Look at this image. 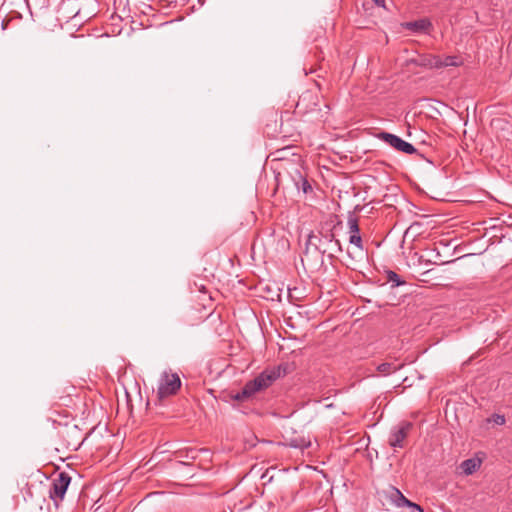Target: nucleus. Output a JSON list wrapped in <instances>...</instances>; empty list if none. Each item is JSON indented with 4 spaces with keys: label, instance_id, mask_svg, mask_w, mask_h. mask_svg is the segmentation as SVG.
<instances>
[{
    "label": "nucleus",
    "instance_id": "f257e3e1",
    "mask_svg": "<svg viewBox=\"0 0 512 512\" xmlns=\"http://www.w3.org/2000/svg\"><path fill=\"white\" fill-rule=\"evenodd\" d=\"M280 376V371L276 369H266L261 372L253 380L248 381L244 385V394H249L251 397L257 392L267 389L272 383Z\"/></svg>",
    "mask_w": 512,
    "mask_h": 512
},
{
    "label": "nucleus",
    "instance_id": "f03ea898",
    "mask_svg": "<svg viewBox=\"0 0 512 512\" xmlns=\"http://www.w3.org/2000/svg\"><path fill=\"white\" fill-rule=\"evenodd\" d=\"M181 387V380L177 373L164 371L160 377L157 388L158 398L162 399L175 394Z\"/></svg>",
    "mask_w": 512,
    "mask_h": 512
},
{
    "label": "nucleus",
    "instance_id": "7ed1b4c3",
    "mask_svg": "<svg viewBox=\"0 0 512 512\" xmlns=\"http://www.w3.org/2000/svg\"><path fill=\"white\" fill-rule=\"evenodd\" d=\"M70 482L71 477L66 472H60L58 476L53 479L49 496L56 505L64 499Z\"/></svg>",
    "mask_w": 512,
    "mask_h": 512
},
{
    "label": "nucleus",
    "instance_id": "20e7f679",
    "mask_svg": "<svg viewBox=\"0 0 512 512\" xmlns=\"http://www.w3.org/2000/svg\"><path fill=\"white\" fill-rule=\"evenodd\" d=\"M378 138L393 147L395 150L405 154H414L416 152V148L411 143L406 142L397 135L388 132H381L378 135Z\"/></svg>",
    "mask_w": 512,
    "mask_h": 512
},
{
    "label": "nucleus",
    "instance_id": "39448f33",
    "mask_svg": "<svg viewBox=\"0 0 512 512\" xmlns=\"http://www.w3.org/2000/svg\"><path fill=\"white\" fill-rule=\"evenodd\" d=\"M412 428L410 422H402L393 427L389 436V445L393 448H403L404 440Z\"/></svg>",
    "mask_w": 512,
    "mask_h": 512
},
{
    "label": "nucleus",
    "instance_id": "423d86ee",
    "mask_svg": "<svg viewBox=\"0 0 512 512\" xmlns=\"http://www.w3.org/2000/svg\"><path fill=\"white\" fill-rule=\"evenodd\" d=\"M389 498L390 500L397 506L403 507L407 506L418 512H424L423 509L416 503L408 500L397 488L391 487L389 490Z\"/></svg>",
    "mask_w": 512,
    "mask_h": 512
},
{
    "label": "nucleus",
    "instance_id": "0eeeda50",
    "mask_svg": "<svg viewBox=\"0 0 512 512\" xmlns=\"http://www.w3.org/2000/svg\"><path fill=\"white\" fill-rule=\"evenodd\" d=\"M347 224H348L349 234H350L349 243L355 245L357 248L362 250L363 244H362V238L360 235V229H359V224H358L357 218L350 216L348 218Z\"/></svg>",
    "mask_w": 512,
    "mask_h": 512
},
{
    "label": "nucleus",
    "instance_id": "6e6552de",
    "mask_svg": "<svg viewBox=\"0 0 512 512\" xmlns=\"http://www.w3.org/2000/svg\"><path fill=\"white\" fill-rule=\"evenodd\" d=\"M402 26L414 33H429L432 23L428 18H422L416 21L405 22Z\"/></svg>",
    "mask_w": 512,
    "mask_h": 512
},
{
    "label": "nucleus",
    "instance_id": "1a4fd4ad",
    "mask_svg": "<svg viewBox=\"0 0 512 512\" xmlns=\"http://www.w3.org/2000/svg\"><path fill=\"white\" fill-rule=\"evenodd\" d=\"M481 466V460L479 458H470L464 460L460 468L465 475H471L476 472Z\"/></svg>",
    "mask_w": 512,
    "mask_h": 512
},
{
    "label": "nucleus",
    "instance_id": "9d476101",
    "mask_svg": "<svg viewBox=\"0 0 512 512\" xmlns=\"http://www.w3.org/2000/svg\"><path fill=\"white\" fill-rule=\"evenodd\" d=\"M421 64L432 69L442 68L441 57L437 55H428L423 57Z\"/></svg>",
    "mask_w": 512,
    "mask_h": 512
},
{
    "label": "nucleus",
    "instance_id": "9b49d317",
    "mask_svg": "<svg viewBox=\"0 0 512 512\" xmlns=\"http://www.w3.org/2000/svg\"><path fill=\"white\" fill-rule=\"evenodd\" d=\"M403 367L402 363L395 364V363H381L378 365L377 370L382 373L383 375H389Z\"/></svg>",
    "mask_w": 512,
    "mask_h": 512
},
{
    "label": "nucleus",
    "instance_id": "f8f14e48",
    "mask_svg": "<svg viewBox=\"0 0 512 512\" xmlns=\"http://www.w3.org/2000/svg\"><path fill=\"white\" fill-rule=\"evenodd\" d=\"M442 68L444 67H452V66H460L463 61L458 56H446L445 58H441Z\"/></svg>",
    "mask_w": 512,
    "mask_h": 512
},
{
    "label": "nucleus",
    "instance_id": "ddd939ff",
    "mask_svg": "<svg viewBox=\"0 0 512 512\" xmlns=\"http://www.w3.org/2000/svg\"><path fill=\"white\" fill-rule=\"evenodd\" d=\"M311 445V442L309 440H305L303 438L301 439H294V440H291L290 442V446L291 447H294V448H299L301 450H304L308 447H310Z\"/></svg>",
    "mask_w": 512,
    "mask_h": 512
},
{
    "label": "nucleus",
    "instance_id": "4468645a",
    "mask_svg": "<svg viewBox=\"0 0 512 512\" xmlns=\"http://www.w3.org/2000/svg\"><path fill=\"white\" fill-rule=\"evenodd\" d=\"M387 279L389 282L393 283L394 286L403 285L405 282L402 281L397 273L394 271L387 272Z\"/></svg>",
    "mask_w": 512,
    "mask_h": 512
},
{
    "label": "nucleus",
    "instance_id": "2eb2a0df",
    "mask_svg": "<svg viewBox=\"0 0 512 512\" xmlns=\"http://www.w3.org/2000/svg\"><path fill=\"white\" fill-rule=\"evenodd\" d=\"M231 397L235 401H245L251 398L249 394H244V388L240 392L233 394Z\"/></svg>",
    "mask_w": 512,
    "mask_h": 512
},
{
    "label": "nucleus",
    "instance_id": "dca6fc26",
    "mask_svg": "<svg viewBox=\"0 0 512 512\" xmlns=\"http://www.w3.org/2000/svg\"><path fill=\"white\" fill-rule=\"evenodd\" d=\"M495 422L499 425H503L505 423V417L502 415H496Z\"/></svg>",
    "mask_w": 512,
    "mask_h": 512
},
{
    "label": "nucleus",
    "instance_id": "f3484780",
    "mask_svg": "<svg viewBox=\"0 0 512 512\" xmlns=\"http://www.w3.org/2000/svg\"><path fill=\"white\" fill-rule=\"evenodd\" d=\"M309 189H311V186H310V184L305 180V181L303 182V191H304L305 193H307V191H308Z\"/></svg>",
    "mask_w": 512,
    "mask_h": 512
},
{
    "label": "nucleus",
    "instance_id": "a211bd4d",
    "mask_svg": "<svg viewBox=\"0 0 512 512\" xmlns=\"http://www.w3.org/2000/svg\"><path fill=\"white\" fill-rule=\"evenodd\" d=\"M378 6H383L385 4V0H373Z\"/></svg>",
    "mask_w": 512,
    "mask_h": 512
},
{
    "label": "nucleus",
    "instance_id": "6ab92c4d",
    "mask_svg": "<svg viewBox=\"0 0 512 512\" xmlns=\"http://www.w3.org/2000/svg\"><path fill=\"white\" fill-rule=\"evenodd\" d=\"M334 242H335V245L338 247V250L341 251L342 247H341L340 241L338 239H336Z\"/></svg>",
    "mask_w": 512,
    "mask_h": 512
},
{
    "label": "nucleus",
    "instance_id": "aec40b11",
    "mask_svg": "<svg viewBox=\"0 0 512 512\" xmlns=\"http://www.w3.org/2000/svg\"><path fill=\"white\" fill-rule=\"evenodd\" d=\"M330 237H331V238H330V241H333V237H334V235H333V234H330Z\"/></svg>",
    "mask_w": 512,
    "mask_h": 512
}]
</instances>
